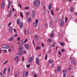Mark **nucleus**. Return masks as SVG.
I'll list each match as a JSON object with an SVG mask.
<instances>
[{
  "label": "nucleus",
  "instance_id": "21",
  "mask_svg": "<svg viewBox=\"0 0 77 77\" xmlns=\"http://www.w3.org/2000/svg\"><path fill=\"white\" fill-rule=\"evenodd\" d=\"M9 30L10 32H12L13 30V29L12 27H10L9 28Z\"/></svg>",
  "mask_w": 77,
  "mask_h": 77
},
{
  "label": "nucleus",
  "instance_id": "31",
  "mask_svg": "<svg viewBox=\"0 0 77 77\" xmlns=\"http://www.w3.org/2000/svg\"><path fill=\"white\" fill-rule=\"evenodd\" d=\"M13 39V37H12L11 38L8 39V41H12V40Z\"/></svg>",
  "mask_w": 77,
  "mask_h": 77
},
{
  "label": "nucleus",
  "instance_id": "39",
  "mask_svg": "<svg viewBox=\"0 0 77 77\" xmlns=\"http://www.w3.org/2000/svg\"><path fill=\"white\" fill-rule=\"evenodd\" d=\"M67 20H68V18H67V17H66V19H65V22H66V23L67 22Z\"/></svg>",
  "mask_w": 77,
  "mask_h": 77
},
{
  "label": "nucleus",
  "instance_id": "23",
  "mask_svg": "<svg viewBox=\"0 0 77 77\" xmlns=\"http://www.w3.org/2000/svg\"><path fill=\"white\" fill-rule=\"evenodd\" d=\"M2 48H6V45H3L2 46Z\"/></svg>",
  "mask_w": 77,
  "mask_h": 77
},
{
  "label": "nucleus",
  "instance_id": "38",
  "mask_svg": "<svg viewBox=\"0 0 77 77\" xmlns=\"http://www.w3.org/2000/svg\"><path fill=\"white\" fill-rule=\"evenodd\" d=\"M35 23L38 24V19H36L35 20Z\"/></svg>",
  "mask_w": 77,
  "mask_h": 77
},
{
  "label": "nucleus",
  "instance_id": "49",
  "mask_svg": "<svg viewBox=\"0 0 77 77\" xmlns=\"http://www.w3.org/2000/svg\"><path fill=\"white\" fill-rule=\"evenodd\" d=\"M47 58V55H46L45 56V60H46Z\"/></svg>",
  "mask_w": 77,
  "mask_h": 77
},
{
  "label": "nucleus",
  "instance_id": "35",
  "mask_svg": "<svg viewBox=\"0 0 77 77\" xmlns=\"http://www.w3.org/2000/svg\"><path fill=\"white\" fill-rule=\"evenodd\" d=\"M26 53V51L24 50L23 51V52H22V53H23V54H25V53Z\"/></svg>",
  "mask_w": 77,
  "mask_h": 77
},
{
  "label": "nucleus",
  "instance_id": "20",
  "mask_svg": "<svg viewBox=\"0 0 77 77\" xmlns=\"http://www.w3.org/2000/svg\"><path fill=\"white\" fill-rule=\"evenodd\" d=\"M53 60L51 59L49 60L48 63H53Z\"/></svg>",
  "mask_w": 77,
  "mask_h": 77
},
{
  "label": "nucleus",
  "instance_id": "63",
  "mask_svg": "<svg viewBox=\"0 0 77 77\" xmlns=\"http://www.w3.org/2000/svg\"><path fill=\"white\" fill-rule=\"evenodd\" d=\"M68 69H71V67H69L68 68Z\"/></svg>",
  "mask_w": 77,
  "mask_h": 77
},
{
  "label": "nucleus",
  "instance_id": "5",
  "mask_svg": "<svg viewBox=\"0 0 77 77\" xmlns=\"http://www.w3.org/2000/svg\"><path fill=\"white\" fill-rule=\"evenodd\" d=\"M32 18H34L35 17V11H32Z\"/></svg>",
  "mask_w": 77,
  "mask_h": 77
},
{
  "label": "nucleus",
  "instance_id": "44",
  "mask_svg": "<svg viewBox=\"0 0 77 77\" xmlns=\"http://www.w3.org/2000/svg\"><path fill=\"white\" fill-rule=\"evenodd\" d=\"M63 77H66V74H64L63 75Z\"/></svg>",
  "mask_w": 77,
  "mask_h": 77
},
{
  "label": "nucleus",
  "instance_id": "30",
  "mask_svg": "<svg viewBox=\"0 0 77 77\" xmlns=\"http://www.w3.org/2000/svg\"><path fill=\"white\" fill-rule=\"evenodd\" d=\"M20 17H21L22 18H23V15L22 14L21 12L20 13Z\"/></svg>",
  "mask_w": 77,
  "mask_h": 77
},
{
  "label": "nucleus",
  "instance_id": "18",
  "mask_svg": "<svg viewBox=\"0 0 77 77\" xmlns=\"http://www.w3.org/2000/svg\"><path fill=\"white\" fill-rule=\"evenodd\" d=\"M33 25L35 27H36V26H38V23H36V22H34L33 23Z\"/></svg>",
  "mask_w": 77,
  "mask_h": 77
},
{
  "label": "nucleus",
  "instance_id": "58",
  "mask_svg": "<svg viewBox=\"0 0 77 77\" xmlns=\"http://www.w3.org/2000/svg\"><path fill=\"white\" fill-rule=\"evenodd\" d=\"M3 51V52H5V53H6V50H4Z\"/></svg>",
  "mask_w": 77,
  "mask_h": 77
},
{
  "label": "nucleus",
  "instance_id": "48",
  "mask_svg": "<svg viewBox=\"0 0 77 77\" xmlns=\"http://www.w3.org/2000/svg\"><path fill=\"white\" fill-rule=\"evenodd\" d=\"M17 41H20V38L19 37L17 39Z\"/></svg>",
  "mask_w": 77,
  "mask_h": 77
},
{
  "label": "nucleus",
  "instance_id": "3",
  "mask_svg": "<svg viewBox=\"0 0 77 77\" xmlns=\"http://www.w3.org/2000/svg\"><path fill=\"white\" fill-rule=\"evenodd\" d=\"M28 72H23V77H26V76H27V75L28 74Z\"/></svg>",
  "mask_w": 77,
  "mask_h": 77
},
{
  "label": "nucleus",
  "instance_id": "14",
  "mask_svg": "<svg viewBox=\"0 0 77 77\" xmlns=\"http://www.w3.org/2000/svg\"><path fill=\"white\" fill-rule=\"evenodd\" d=\"M64 24V23H63V22L62 21L60 24V26H61V27H63Z\"/></svg>",
  "mask_w": 77,
  "mask_h": 77
},
{
  "label": "nucleus",
  "instance_id": "57",
  "mask_svg": "<svg viewBox=\"0 0 77 77\" xmlns=\"http://www.w3.org/2000/svg\"><path fill=\"white\" fill-rule=\"evenodd\" d=\"M14 37H16V36H17V34H15L14 35Z\"/></svg>",
  "mask_w": 77,
  "mask_h": 77
},
{
  "label": "nucleus",
  "instance_id": "22",
  "mask_svg": "<svg viewBox=\"0 0 77 77\" xmlns=\"http://www.w3.org/2000/svg\"><path fill=\"white\" fill-rule=\"evenodd\" d=\"M41 47L39 46H37L36 47V50H40Z\"/></svg>",
  "mask_w": 77,
  "mask_h": 77
},
{
  "label": "nucleus",
  "instance_id": "43",
  "mask_svg": "<svg viewBox=\"0 0 77 77\" xmlns=\"http://www.w3.org/2000/svg\"><path fill=\"white\" fill-rule=\"evenodd\" d=\"M39 61H36V63L37 65H39Z\"/></svg>",
  "mask_w": 77,
  "mask_h": 77
},
{
  "label": "nucleus",
  "instance_id": "13",
  "mask_svg": "<svg viewBox=\"0 0 77 77\" xmlns=\"http://www.w3.org/2000/svg\"><path fill=\"white\" fill-rule=\"evenodd\" d=\"M17 54L19 56H21L23 54V52H22L21 51L18 52Z\"/></svg>",
  "mask_w": 77,
  "mask_h": 77
},
{
  "label": "nucleus",
  "instance_id": "15",
  "mask_svg": "<svg viewBox=\"0 0 77 77\" xmlns=\"http://www.w3.org/2000/svg\"><path fill=\"white\" fill-rule=\"evenodd\" d=\"M12 10H11L9 12V15L8 16V17H10V16H11V15H12Z\"/></svg>",
  "mask_w": 77,
  "mask_h": 77
},
{
  "label": "nucleus",
  "instance_id": "54",
  "mask_svg": "<svg viewBox=\"0 0 77 77\" xmlns=\"http://www.w3.org/2000/svg\"><path fill=\"white\" fill-rule=\"evenodd\" d=\"M45 49L44 48L43 50V52L44 53H45Z\"/></svg>",
  "mask_w": 77,
  "mask_h": 77
},
{
  "label": "nucleus",
  "instance_id": "51",
  "mask_svg": "<svg viewBox=\"0 0 77 77\" xmlns=\"http://www.w3.org/2000/svg\"><path fill=\"white\" fill-rule=\"evenodd\" d=\"M8 62V60L6 61H5V62L3 64H6V63H7V62Z\"/></svg>",
  "mask_w": 77,
  "mask_h": 77
},
{
  "label": "nucleus",
  "instance_id": "9",
  "mask_svg": "<svg viewBox=\"0 0 77 77\" xmlns=\"http://www.w3.org/2000/svg\"><path fill=\"white\" fill-rule=\"evenodd\" d=\"M33 60V58L32 57H31L30 58H29V59L28 61H29V63H31L32 62V61Z\"/></svg>",
  "mask_w": 77,
  "mask_h": 77
},
{
  "label": "nucleus",
  "instance_id": "37",
  "mask_svg": "<svg viewBox=\"0 0 77 77\" xmlns=\"http://www.w3.org/2000/svg\"><path fill=\"white\" fill-rule=\"evenodd\" d=\"M48 41H49V42H51V41H52V40H51V39L50 38L48 40Z\"/></svg>",
  "mask_w": 77,
  "mask_h": 77
},
{
  "label": "nucleus",
  "instance_id": "25",
  "mask_svg": "<svg viewBox=\"0 0 77 77\" xmlns=\"http://www.w3.org/2000/svg\"><path fill=\"white\" fill-rule=\"evenodd\" d=\"M11 50V51H14V47H13V46L11 47V48H10Z\"/></svg>",
  "mask_w": 77,
  "mask_h": 77
},
{
  "label": "nucleus",
  "instance_id": "40",
  "mask_svg": "<svg viewBox=\"0 0 77 77\" xmlns=\"http://www.w3.org/2000/svg\"><path fill=\"white\" fill-rule=\"evenodd\" d=\"M27 41V39H26L25 41L23 42L24 43H26Z\"/></svg>",
  "mask_w": 77,
  "mask_h": 77
},
{
  "label": "nucleus",
  "instance_id": "12",
  "mask_svg": "<svg viewBox=\"0 0 77 77\" xmlns=\"http://www.w3.org/2000/svg\"><path fill=\"white\" fill-rule=\"evenodd\" d=\"M23 50V47L22 46H20L19 48V51H21Z\"/></svg>",
  "mask_w": 77,
  "mask_h": 77
},
{
  "label": "nucleus",
  "instance_id": "26",
  "mask_svg": "<svg viewBox=\"0 0 77 77\" xmlns=\"http://www.w3.org/2000/svg\"><path fill=\"white\" fill-rule=\"evenodd\" d=\"M6 69L5 68L4 70V74H6Z\"/></svg>",
  "mask_w": 77,
  "mask_h": 77
},
{
  "label": "nucleus",
  "instance_id": "61",
  "mask_svg": "<svg viewBox=\"0 0 77 77\" xmlns=\"http://www.w3.org/2000/svg\"><path fill=\"white\" fill-rule=\"evenodd\" d=\"M53 66H54V64H52L51 66V68H52V67H53Z\"/></svg>",
  "mask_w": 77,
  "mask_h": 77
},
{
  "label": "nucleus",
  "instance_id": "36",
  "mask_svg": "<svg viewBox=\"0 0 77 77\" xmlns=\"http://www.w3.org/2000/svg\"><path fill=\"white\" fill-rule=\"evenodd\" d=\"M42 47H44V43H42Z\"/></svg>",
  "mask_w": 77,
  "mask_h": 77
},
{
  "label": "nucleus",
  "instance_id": "33",
  "mask_svg": "<svg viewBox=\"0 0 77 77\" xmlns=\"http://www.w3.org/2000/svg\"><path fill=\"white\" fill-rule=\"evenodd\" d=\"M48 7H49V9H50V10L51 8V4H50V5H49L48 6Z\"/></svg>",
  "mask_w": 77,
  "mask_h": 77
},
{
  "label": "nucleus",
  "instance_id": "46",
  "mask_svg": "<svg viewBox=\"0 0 77 77\" xmlns=\"http://www.w3.org/2000/svg\"><path fill=\"white\" fill-rule=\"evenodd\" d=\"M30 66L29 65H26V67L27 68H29V67H30Z\"/></svg>",
  "mask_w": 77,
  "mask_h": 77
},
{
  "label": "nucleus",
  "instance_id": "7",
  "mask_svg": "<svg viewBox=\"0 0 77 77\" xmlns=\"http://www.w3.org/2000/svg\"><path fill=\"white\" fill-rule=\"evenodd\" d=\"M20 29H22L23 27V22H21L20 23Z\"/></svg>",
  "mask_w": 77,
  "mask_h": 77
},
{
  "label": "nucleus",
  "instance_id": "11",
  "mask_svg": "<svg viewBox=\"0 0 77 77\" xmlns=\"http://www.w3.org/2000/svg\"><path fill=\"white\" fill-rule=\"evenodd\" d=\"M5 3L3 2L1 6L2 9H3V8H4V7H5Z\"/></svg>",
  "mask_w": 77,
  "mask_h": 77
},
{
  "label": "nucleus",
  "instance_id": "2",
  "mask_svg": "<svg viewBox=\"0 0 77 77\" xmlns=\"http://www.w3.org/2000/svg\"><path fill=\"white\" fill-rule=\"evenodd\" d=\"M71 63L72 64H74L75 65H76V64H77V63L75 61V59L74 58H72L71 60Z\"/></svg>",
  "mask_w": 77,
  "mask_h": 77
},
{
  "label": "nucleus",
  "instance_id": "1",
  "mask_svg": "<svg viewBox=\"0 0 77 77\" xmlns=\"http://www.w3.org/2000/svg\"><path fill=\"white\" fill-rule=\"evenodd\" d=\"M34 5L38 6L40 5V1H36L34 2Z\"/></svg>",
  "mask_w": 77,
  "mask_h": 77
},
{
  "label": "nucleus",
  "instance_id": "47",
  "mask_svg": "<svg viewBox=\"0 0 77 77\" xmlns=\"http://www.w3.org/2000/svg\"><path fill=\"white\" fill-rule=\"evenodd\" d=\"M58 54H60V55H61V54H62V53H61V52H60V51H59Z\"/></svg>",
  "mask_w": 77,
  "mask_h": 77
},
{
  "label": "nucleus",
  "instance_id": "60",
  "mask_svg": "<svg viewBox=\"0 0 77 77\" xmlns=\"http://www.w3.org/2000/svg\"><path fill=\"white\" fill-rule=\"evenodd\" d=\"M63 73H64V74H65V70H63Z\"/></svg>",
  "mask_w": 77,
  "mask_h": 77
},
{
  "label": "nucleus",
  "instance_id": "52",
  "mask_svg": "<svg viewBox=\"0 0 77 77\" xmlns=\"http://www.w3.org/2000/svg\"><path fill=\"white\" fill-rule=\"evenodd\" d=\"M24 33L25 35H26V29H25L24 30Z\"/></svg>",
  "mask_w": 77,
  "mask_h": 77
},
{
  "label": "nucleus",
  "instance_id": "41",
  "mask_svg": "<svg viewBox=\"0 0 77 77\" xmlns=\"http://www.w3.org/2000/svg\"><path fill=\"white\" fill-rule=\"evenodd\" d=\"M61 52H64L65 51V50L64 49H62L61 50Z\"/></svg>",
  "mask_w": 77,
  "mask_h": 77
},
{
  "label": "nucleus",
  "instance_id": "56",
  "mask_svg": "<svg viewBox=\"0 0 77 77\" xmlns=\"http://www.w3.org/2000/svg\"><path fill=\"white\" fill-rule=\"evenodd\" d=\"M32 43L34 45V46H35V42H34V40L33 41Z\"/></svg>",
  "mask_w": 77,
  "mask_h": 77
},
{
  "label": "nucleus",
  "instance_id": "17",
  "mask_svg": "<svg viewBox=\"0 0 77 77\" xmlns=\"http://www.w3.org/2000/svg\"><path fill=\"white\" fill-rule=\"evenodd\" d=\"M27 20L29 23L32 22V18L28 17L27 18Z\"/></svg>",
  "mask_w": 77,
  "mask_h": 77
},
{
  "label": "nucleus",
  "instance_id": "32",
  "mask_svg": "<svg viewBox=\"0 0 77 77\" xmlns=\"http://www.w3.org/2000/svg\"><path fill=\"white\" fill-rule=\"evenodd\" d=\"M17 74L18 73L17 72H15L14 73V75L15 77H17Z\"/></svg>",
  "mask_w": 77,
  "mask_h": 77
},
{
  "label": "nucleus",
  "instance_id": "24",
  "mask_svg": "<svg viewBox=\"0 0 77 77\" xmlns=\"http://www.w3.org/2000/svg\"><path fill=\"white\" fill-rule=\"evenodd\" d=\"M54 34H51L50 35L51 38H53V36H54Z\"/></svg>",
  "mask_w": 77,
  "mask_h": 77
},
{
  "label": "nucleus",
  "instance_id": "64",
  "mask_svg": "<svg viewBox=\"0 0 77 77\" xmlns=\"http://www.w3.org/2000/svg\"><path fill=\"white\" fill-rule=\"evenodd\" d=\"M34 77H36V75H34Z\"/></svg>",
  "mask_w": 77,
  "mask_h": 77
},
{
  "label": "nucleus",
  "instance_id": "42",
  "mask_svg": "<svg viewBox=\"0 0 77 77\" xmlns=\"http://www.w3.org/2000/svg\"><path fill=\"white\" fill-rule=\"evenodd\" d=\"M36 61H39V59H38V58L37 57L36 58Z\"/></svg>",
  "mask_w": 77,
  "mask_h": 77
},
{
  "label": "nucleus",
  "instance_id": "8",
  "mask_svg": "<svg viewBox=\"0 0 77 77\" xmlns=\"http://www.w3.org/2000/svg\"><path fill=\"white\" fill-rule=\"evenodd\" d=\"M8 9H9V6H10V4L11 5L12 4V2L8 0Z\"/></svg>",
  "mask_w": 77,
  "mask_h": 77
},
{
  "label": "nucleus",
  "instance_id": "53",
  "mask_svg": "<svg viewBox=\"0 0 77 77\" xmlns=\"http://www.w3.org/2000/svg\"><path fill=\"white\" fill-rule=\"evenodd\" d=\"M14 32H15L16 33H17V31H16V29H14Z\"/></svg>",
  "mask_w": 77,
  "mask_h": 77
},
{
  "label": "nucleus",
  "instance_id": "28",
  "mask_svg": "<svg viewBox=\"0 0 77 77\" xmlns=\"http://www.w3.org/2000/svg\"><path fill=\"white\" fill-rule=\"evenodd\" d=\"M5 48H8L9 47V46L8 45H5Z\"/></svg>",
  "mask_w": 77,
  "mask_h": 77
},
{
  "label": "nucleus",
  "instance_id": "29",
  "mask_svg": "<svg viewBox=\"0 0 77 77\" xmlns=\"http://www.w3.org/2000/svg\"><path fill=\"white\" fill-rule=\"evenodd\" d=\"M26 14V17L27 18V17H29V12H27Z\"/></svg>",
  "mask_w": 77,
  "mask_h": 77
},
{
  "label": "nucleus",
  "instance_id": "62",
  "mask_svg": "<svg viewBox=\"0 0 77 77\" xmlns=\"http://www.w3.org/2000/svg\"><path fill=\"white\" fill-rule=\"evenodd\" d=\"M12 10L13 12H14L15 11V9H14V8H13L12 9Z\"/></svg>",
  "mask_w": 77,
  "mask_h": 77
},
{
  "label": "nucleus",
  "instance_id": "45",
  "mask_svg": "<svg viewBox=\"0 0 77 77\" xmlns=\"http://www.w3.org/2000/svg\"><path fill=\"white\" fill-rule=\"evenodd\" d=\"M22 60L23 61H24V57H23V58L22 59Z\"/></svg>",
  "mask_w": 77,
  "mask_h": 77
},
{
  "label": "nucleus",
  "instance_id": "50",
  "mask_svg": "<svg viewBox=\"0 0 77 77\" xmlns=\"http://www.w3.org/2000/svg\"><path fill=\"white\" fill-rule=\"evenodd\" d=\"M25 9H29V7H26L25 8Z\"/></svg>",
  "mask_w": 77,
  "mask_h": 77
},
{
  "label": "nucleus",
  "instance_id": "59",
  "mask_svg": "<svg viewBox=\"0 0 77 77\" xmlns=\"http://www.w3.org/2000/svg\"><path fill=\"white\" fill-rule=\"evenodd\" d=\"M16 59H18L19 58V57L18 56H17L16 57Z\"/></svg>",
  "mask_w": 77,
  "mask_h": 77
},
{
  "label": "nucleus",
  "instance_id": "34",
  "mask_svg": "<svg viewBox=\"0 0 77 77\" xmlns=\"http://www.w3.org/2000/svg\"><path fill=\"white\" fill-rule=\"evenodd\" d=\"M51 12L52 14V15H54V12H53V10H51Z\"/></svg>",
  "mask_w": 77,
  "mask_h": 77
},
{
  "label": "nucleus",
  "instance_id": "16",
  "mask_svg": "<svg viewBox=\"0 0 77 77\" xmlns=\"http://www.w3.org/2000/svg\"><path fill=\"white\" fill-rule=\"evenodd\" d=\"M57 71L58 72H60V66H58L57 67Z\"/></svg>",
  "mask_w": 77,
  "mask_h": 77
},
{
  "label": "nucleus",
  "instance_id": "10",
  "mask_svg": "<svg viewBox=\"0 0 77 77\" xmlns=\"http://www.w3.org/2000/svg\"><path fill=\"white\" fill-rule=\"evenodd\" d=\"M74 8H72V7H71L70 8V12H74Z\"/></svg>",
  "mask_w": 77,
  "mask_h": 77
},
{
  "label": "nucleus",
  "instance_id": "4",
  "mask_svg": "<svg viewBox=\"0 0 77 77\" xmlns=\"http://www.w3.org/2000/svg\"><path fill=\"white\" fill-rule=\"evenodd\" d=\"M38 36L37 35H34V39L36 41H38Z\"/></svg>",
  "mask_w": 77,
  "mask_h": 77
},
{
  "label": "nucleus",
  "instance_id": "55",
  "mask_svg": "<svg viewBox=\"0 0 77 77\" xmlns=\"http://www.w3.org/2000/svg\"><path fill=\"white\" fill-rule=\"evenodd\" d=\"M74 15H75V16L77 15V12H75L74 13Z\"/></svg>",
  "mask_w": 77,
  "mask_h": 77
},
{
  "label": "nucleus",
  "instance_id": "6",
  "mask_svg": "<svg viewBox=\"0 0 77 77\" xmlns=\"http://www.w3.org/2000/svg\"><path fill=\"white\" fill-rule=\"evenodd\" d=\"M24 46L26 48H27V49H29L30 48V46L28 45H27V44H25Z\"/></svg>",
  "mask_w": 77,
  "mask_h": 77
},
{
  "label": "nucleus",
  "instance_id": "19",
  "mask_svg": "<svg viewBox=\"0 0 77 77\" xmlns=\"http://www.w3.org/2000/svg\"><path fill=\"white\" fill-rule=\"evenodd\" d=\"M20 18L18 19L17 20V24H20Z\"/></svg>",
  "mask_w": 77,
  "mask_h": 77
},
{
  "label": "nucleus",
  "instance_id": "27",
  "mask_svg": "<svg viewBox=\"0 0 77 77\" xmlns=\"http://www.w3.org/2000/svg\"><path fill=\"white\" fill-rule=\"evenodd\" d=\"M60 43V45H61V46H63V45H64L65 44H64V43L62 42L61 43Z\"/></svg>",
  "mask_w": 77,
  "mask_h": 77
}]
</instances>
